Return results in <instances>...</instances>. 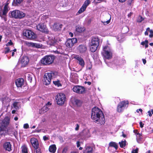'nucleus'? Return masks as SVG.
Here are the masks:
<instances>
[{"mask_svg": "<svg viewBox=\"0 0 153 153\" xmlns=\"http://www.w3.org/2000/svg\"><path fill=\"white\" fill-rule=\"evenodd\" d=\"M90 44L95 45H99V39L97 37H93L91 39Z\"/></svg>", "mask_w": 153, "mask_h": 153, "instance_id": "2eb2a0df", "label": "nucleus"}, {"mask_svg": "<svg viewBox=\"0 0 153 153\" xmlns=\"http://www.w3.org/2000/svg\"><path fill=\"white\" fill-rule=\"evenodd\" d=\"M16 110H13L12 111V113L13 114H15L16 111Z\"/></svg>", "mask_w": 153, "mask_h": 153, "instance_id": "338daca9", "label": "nucleus"}, {"mask_svg": "<svg viewBox=\"0 0 153 153\" xmlns=\"http://www.w3.org/2000/svg\"><path fill=\"white\" fill-rule=\"evenodd\" d=\"M30 143L34 149L39 147V144L37 140L35 138H32L30 139Z\"/></svg>", "mask_w": 153, "mask_h": 153, "instance_id": "ddd939ff", "label": "nucleus"}, {"mask_svg": "<svg viewBox=\"0 0 153 153\" xmlns=\"http://www.w3.org/2000/svg\"><path fill=\"white\" fill-rule=\"evenodd\" d=\"M109 146L111 147H114L116 150L118 148L117 144L114 142H111L109 144Z\"/></svg>", "mask_w": 153, "mask_h": 153, "instance_id": "7c9ffc66", "label": "nucleus"}, {"mask_svg": "<svg viewBox=\"0 0 153 153\" xmlns=\"http://www.w3.org/2000/svg\"><path fill=\"white\" fill-rule=\"evenodd\" d=\"M56 147L55 145L53 144L50 146L49 148V151L51 152L54 153L56 150Z\"/></svg>", "mask_w": 153, "mask_h": 153, "instance_id": "a878e982", "label": "nucleus"}, {"mask_svg": "<svg viewBox=\"0 0 153 153\" xmlns=\"http://www.w3.org/2000/svg\"><path fill=\"white\" fill-rule=\"evenodd\" d=\"M33 76V74H29L28 75L27 78L28 79L30 82H31L32 81Z\"/></svg>", "mask_w": 153, "mask_h": 153, "instance_id": "4c0bfd02", "label": "nucleus"}, {"mask_svg": "<svg viewBox=\"0 0 153 153\" xmlns=\"http://www.w3.org/2000/svg\"><path fill=\"white\" fill-rule=\"evenodd\" d=\"M43 140H46L48 139V138L46 136H44L43 137Z\"/></svg>", "mask_w": 153, "mask_h": 153, "instance_id": "13d9d810", "label": "nucleus"}, {"mask_svg": "<svg viewBox=\"0 0 153 153\" xmlns=\"http://www.w3.org/2000/svg\"><path fill=\"white\" fill-rule=\"evenodd\" d=\"M53 84L56 85H57L58 87L61 86V84L60 83L59 81H53Z\"/></svg>", "mask_w": 153, "mask_h": 153, "instance_id": "79ce46f5", "label": "nucleus"}, {"mask_svg": "<svg viewBox=\"0 0 153 153\" xmlns=\"http://www.w3.org/2000/svg\"><path fill=\"white\" fill-rule=\"evenodd\" d=\"M76 145H77V147H79L80 146V143L79 141H77L76 142Z\"/></svg>", "mask_w": 153, "mask_h": 153, "instance_id": "680f3d73", "label": "nucleus"}, {"mask_svg": "<svg viewBox=\"0 0 153 153\" xmlns=\"http://www.w3.org/2000/svg\"><path fill=\"white\" fill-rule=\"evenodd\" d=\"M140 127L142 128L143 127L144 124L142 122H140Z\"/></svg>", "mask_w": 153, "mask_h": 153, "instance_id": "bf43d9fd", "label": "nucleus"}, {"mask_svg": "<svg viewBox=\"0 0 153 153\" xmlns=\"http://www.w3.org/2000/svg\"><path fill=\"white\" fill-rule=\"evenodd\" d=\"M146 44L145 45V47L146 48L148 47V41L147 40H146Z\"/></svg>", "mask_w": 153, "mask_h": 153, "instance_id": "5fc2aeb1", "label": "nucleus"}, {"mask_svg": "<svg viewBox=\"0 0 153 153\" xmlns=\"http://www.w3.org/2000/svg\"><path fill=\"white\" fill-rule=\"evenodd\" d=\"M86 8L83 7L82 6L80 8L79 10L76 13V15H78L80 14L86 10Z\"/></svg>", "mask_w": 153, "mask_h": 153, "instance_id": "473e14b6", "label": "nucleus"}, {"mask_svg": "<svg viewBox=\"0 0 153 153\" xmlns=\"http://www.w3.org/2000/svg\"><path fill=\"white\" fill-rule=\"evenodd\" d=\"M72 90L74 92L79 94H83L85 92V88L84 87L78 85L74 86Z\"/></svg>", "mask_w": 153, "mask_h": 153, "instance_id": "1a4fd4ad", "label": "nucleus"}, {"mask_svg": "<svg viewBox=\"0 0 153 153\" xmlns=\"http://www.w3.org/2000/svg\"><path fill=\"white\" fill-rule=\"evenodd\" d=\"M13 44V42L11 40H10L9 42L6 44V46H9L12 45Z\"/></svg>", "mask_w": 153, "mask_h": 153, "instance_id": "8fccbe9b", "label": "nucleus"}, {"mask_svg": "<svg viewBox=\"0 0 153 153\" xmlns=\"http://www.w3.org/2000/svg\"><path fill=\"white\" fill-rule=\"evenodd\" d=\"M62 25L59 24H54L53 25V29L55 31L60 30L62 27Z\"/></svg>", "mask_w": 153, "mask_h": 153, "instance_id": "bb28decb", "label": "nucleus"}, {"mask_svg": "<svg viewBox=\"0 0 153 153\" xmlns=\"http://www.w3.org/2000/svg\"><path fill=\"white\" fill-rule=\"evenodd\" d=\"M78 50L81 53H85L87 50L86 47L84 45H80L78 47Z\"/></svg>", "mask_w": 153, "mask_h": 153, "instance_id": "5701e85b", "label": "nucleus"}, {"mask_svg": "<svg viewBox=\"0 0 153 153\" xmlns=\"http://www.w3.org/2000/svg\"><path fill=\"white\" fill-rule=\"evenodd\" d=\"M146 42V40H145V41H143L142 42H141V45H145L146 44V42Z\"/></svg>", "mask_w": 153, "mask_h": 153, "instance_id": "0e129e2a", "label": "nucleus"}, {"mask_svg": "<svg viewBox=\"0 0 153 153\" xmlns=\"http://www.w3.org/2000/svg\"><path fill=\"white\" fill-rule=\"evenodd\" d=\"M91 117L94 121L98 122L101 125L104 124L105 123L103 114L101 110L98 108L95 107L92 109Z\"/></svg>", "mask_w": 153, "mask_h": 153, "instance_id": "f257e3e1", "label": "nucleus"}, {"mask_svg": "<svg viewBox=\"0 0 153 153\" xmlns=\"http://www.w3.org/2000/svg\"><path fill=\"white\" fill-rule=\"evenodd\" d=\"M35 150L34 151V153H41L40 149H35Z\"/></svg>", "mask_w": 153, "mask_h": 153, "instance_id": "09e8293b", "label": "nucleus"}, {"mask_svg": "<svg viewBox=\"0 0 153 153\" xmlns=\"http://www.w3.org/2000/svg\"><path fill=\"white\" fill-rule=\"evenodd\" d=\"M102 53L106 59H109L112 57L111 50L110 48L107 45L103 47Z\"/></svg>", "mask_w": 153, "mask_h": 153, "instance_id": "20e7f679", "label": "nucleus"}, {"mask_svg": "<svg viewBox=\"0 0 153 153\" xmlns=\"http://www.w3.org/2000/svg\"><path fill=\"white\" fill-rule=\"evenodd\" d=\"M76 30L79 33L82 32L84 30L81 27L79 26H77L76 27Z\"/></svg>", "mask_w": 153, "mask_h": 153, "instance_id": "f704fd0d", "label": "nucleus"}, {"mask_svg": "<svg viewBox=\"0 0 153 153\" xmlns=\"http://www.w3.org/2000/svg\"><path fill=\"white\" fill-rule=\"evenodd\" d=\"M146 30L149 31L150 33V34L149 36V37H152L153 36V31L152 30H150L149 27H148L146 29Z\"/></svg>", "mask_w": 153, "mask_h": 153, "instance_id": "e433bc0d", "label": "nucleus"}, {"mask_svg": "<svg viewBox=\"0 0 153 153\" xmlns=\"http://www.w3.org/2000/svg\"><path fill=\"white\" fill-rule=\"evenodd\" d=\"M24 80L22 78H19L16 80V84L18 87H21L24 84Z\"/></svg>", "mask_w": 153, "mask_h": 153, "instance_id": "a211bd4d", "label": "nucleus"}, {"mask_svg": "<svg viewBox=\"0 0 153 153\" xmlns=\"http://www.w3.org/2000/svg\"><path fill=\"white\" fill-rule=\"evenodd\" d=\"M55 42V40L52 39L51 40H50L48 41V44L51 45H53Z\"/></svg>", "mask_w": 153, "mask_h": 153, "instance_id": "a19ab883", "label": "nucleus"}, {"mask_svg": "<svg viewBox=\"0 0 153 153\" xmlns=\"http://www.w3.org/2000/svg\"><path fill=\"white\" fill-rule=\"evenodd\" d=\"M90 3V1L89 0H87L85 1L82 6L86 9L87 6Z\"/></svg>", "mask_w": 153, "mask_h": 153, "instance_id": "2f4dec72", "label": "nucleus"}, {"mask_svg": "<svg viewBox=\"0 0 153 153\" xmlns=\"http://www.w3.org/2000/svg\"><path fill=\"white\" fill-rule=\"evenodd\" d=\"M74 58L76 59L78 61L79 64L82 67H84L85 65V62L81 56L78 55H76L74 57Z\"/></svg>", "mask_w": 153, "mask_h": 153, "instance_id": "dca6fc26", "label": "nucleus"}, {"mask_svg": "<svg viewBox=\"0 0 153 153\" xmlns=\"http://www.w3.org/2000/svg\"><path fill=\"white\" fill-rule=\"evenodd\" d=\"M9 4L8 1H7L4 6V9L2 11V13L3 15H6L10 10L8 6Z\"/></svg>", "mask_w": 153, "mask_h": 153, "instance_id": "412c9836", "label": "nucleus"}, {"mask_svg": "<svg viewBox=\"0 0 153 153\" xmlns=\"http://www.w3.org/2000/svg\"><path fill=\"white\" fill-rule=\"evenodd\" d=\"M23 34L27 39L30 40L34 39L36 38V35L35 33L30 30H24Z\"/></svg>", "mask_w": 153, "mask_h": 153, "instance_id": "0eeeda50", "label": "nucleus"}, {"mask_svg": "<svg viewBox=\"0 0 153 153\" xmlns=\"http://www.w3.org/2000/svg\"><path fill=\"white\" fill-rule=\"evenodd\" d=\"M106 18H108V19H107L106 20H104L102 21V22L103 23L104 25H106L109 23L110 21V20L111 18V16L110 15L108 14L106 16Z\"/></svg>", "mask_w": 153, "mask_h": 153, "instance_id": "b1692460", "label": "nucleus"}, {"mask_svg": "<svg viewBox=\"0 0 153 153\" xmlns=\"http://www.w3.org/2000/svg\"><path fill=\"white\" fill-rule=\"evenodd\" d=\"M128 101H123L120 102L117 107V111L119 113L122 112L126 105L128 106Z\"/></svg>", "mask_w": 153, "mask_h": 153, "instance_id": "9d476101", "label": "nucleus"}, {"mask_svg": "<svg viewBox=\"0 0 153 153\" xmlns=\"http://www.w3.org/2000/svg\"><path fill=\"white\" fill-rule=\"evenodd\" d=\"M51 103L50 102H47V103L46 104L45 106H47L48 107V106H49L51 105Z\"/></svg>", "mask_w": 153, "mask_h": 153, "instance_id": "052dcab7", "label": "nucleus"}, {"mask_svg": "<svg viewBox=\"0 0 153 153\" xmlns=\"http://www.w3.org/2000/svg\"><path fill=\"white\" fill-rule=\"evenodd\" d=\"M53 74L48 73L45 74L44 77V84L46 85L50 83L51 78Z\"/></svg>", "mask_w": 153, "mask_h": 153, "instance_id": "6e6552de", "label": "nucleus"}, {"mask_svg": "<svg viewBox=\"0 0 153 153\" xmlns=\"http://www.w3.org/2000/svg\"><path fill=\"white\" fill-rule=\"evenodd\" d=\"M79 126L78 124H76V126L75 128V129L76 131H78L79 129Z\"/></svg>", "mask_w": 153, "mask_h": 153, "instance_id": "4d7b16f0", "label": "nucleus"}, {"mask_svg": "<svg viewBox=\"0 0 153 153\" xmlns=\"http://www.w3.org/2000/svg\"><path fill=\"white\" fill-rule=\"evenodd\" d=\"M3 147L5 150L10 152L11 150V146L10 142L5 143L3 145Z\"/></svg>", "mask_w": 153, "mask_h": 153, "instance_id": "aec40b11", "label": "nucleus"}, {"mask_svg": "<svg viewBox=\"0 0 153 153\" xmlns=\"http://www.w3.org/2000/svg\"><path fill=\"white\" fill-rule=\"evenodd\" d=\"M99 45L90 44V51L92 52H95L97 49Z\"/></svg>", "mask_w": 153, "mask_h": 153, "instance_id": "393cba45", "label": "nucleus"}, {"mask_svg": "<svg viewBox=\"0 0 153 153\" xmlns=\"http://www.w3.org/2000/svg\"><path fill=\"white\" fill-rule=\"evenodd\" d=\"M77 42V39L76 38L69 39H67L65 44L66 46L70 48L72 47Z\"/></svg>", "mask_w": 153, "mask_h": 153, "instance_id": "9b49d317", "label": "nucleus"}, {"mask_svg": "<svg viewBox=\"0 0 153 153\" xmlns=\"http://www.w3.org/2000/svg\"><path fill=\"white\" fill-rule=\"evenodd\" d=\"M81 136H84L85 137H90L89 131L88 130L85 129L84 130L80 133Z\"/></svg>", "mask_w": 153, "mask_h": 153, "instance_id": "f3484780", "label": "nucleus"}, {"mask_svg": "<svg viewBox=\"0 0 153 153\" xmlns=\"http://www.w3.org/2000/svg\"><path fill=\"white\" fill-rule=\"evenodd\" d=\"M37 28L39 30L42 32L47 31V29L46 26L43 23H40L36 26Z\"/></svg>", "mask_w": 153, "mask_h": 153, "instance_id": "4468645a", "label": "nucleus"}, {"mask_svg": "<svg viewBox=\"0 0 153 153\" xmlns=\"http://www.w3.org/2000/svg\"><path fill=\"white\" fill-rule=\"evenodd\" d=\"M68 150L67 148L65 147L62 150V153H66Z\"/></svg>", "mask_w": 153, "mask_h": 153, "instance_id": "3c124183", "label": "nucleus"}, {"mask_svg": "<svg viewBox=\"0 0 153 153\" xmlns=\"http://www.w3.org/2000/svg\"><path fill=\"white\" fill-rule=\"evenodd\" d=\"M22 153H28L27 147L23 146L22 147Z\"/></svg>", "mask_w": 153, "mask_h": 153, "instance_id": "72a5a7b5", "label": "nucleus"}, {"mask_svg": "<svg viewBox=\"0 0 153 153\" xmlns=\"http://www.w3.org/2000/svg\"><path fill=\"white\" fill-rule=\"evenodd\" d=\"M26 44L28 47H33V43L32 42H26Z\"/></svg>", "mask_w": 153, "mask_h": 153, "instance_id": "37998d69", "label": "nucleus"}, {"mask_svg": "<svg viewBox=\"0 0 153 153\" xmlns=\"http://www.w3.org/2000/svg\"><path fill=\"white\" fill-rule=\"evenodd\" d=\"M29 126L27 123L25 124L24 125L23 127L24 128L27 129L29 128Z\"/></svg>", "mask_w": 153, "mask_h": 153, "instance_id": "603ef678", "label": "nucleus"}, {"mask_svg": "<svg viewBox=\"0 0 153 153\" xmlns=\"http://www.w3.org/2000/svg\"><path fill=\"white\" fill-rule=\"evenodd\" d=\"M74 102L75 104L78 106H79L81 105V102L79 100H76Z\"/></svg>", "mask_w": 153, "mask_h": 153, "instance_id": "58836bf2", "label": "nucleus"}, {"mask_svg": "<svg viewBox=\"0 0 153 153\" xmlns=\"http://www.w3.org/2000/svg\"><path fill=\"white\" fill-rule=\"evenodd\" d=\"M6 51H5V54L7 53L10 51V49L8 48H5Z\"/></svg>", "mask_w": 153, "mask_h": 153, "instance_id": "6e6d98bb", "label": "nucleus"}, {"mask_svg": "<svg viewBox=\"0 0 153 153\" xmlns=\"http://www.w3.org/2000/svg\"><path fill=\"white\" fill-rule=\"evenodd\" d=\"M148 31H146L145 32V35H148Z\"/></svg>", "mask_w": 153, "mask_h": 153, "instance_id": "774afa93", "label": "nucleus"}, {"mask_svg": "<svg viewBox=\"0 0 153 153\" xmlns=\"http://www.w3.org/2000/svg\"><path fill=\"white\" fill-rule=\"evenodd\" d=\"M10 122L9 118L7 117L0 122V135L4 136L7 133L6 128L9 124Z\"/></svg>", "mask_w": 153, "mask_h": 153, "instance_id": "f03ea898", "label": "nucleus"}, {"mask_svg": "<svg viewBox=\"0 0 153 153\" xmlns=\"http://www.w3.org/2000/svg\"><path fill=\"white\" fill-rule=\"evenodd\" d=\"M133 13L132 12L130 13L129 14H128V16L129 17H130L132 15Z\"/></svg>", "mask_w": 153, "mask_h": 153, "instance_id": "69168bd1", "label": "nucleus"}, {"mask_svg": "<svg viewBox=\"0 0 153 153\" xmlns=\"http://www.w3.org/2000/svg\"><path fill=\"white\" fill-rule=\"evenodd\" d=\"M119 143L120 147L121 148H123L126 145V141L125 140L122 141L121 142H119Z\"/></svg>", "mask_w": 153, "mask_h": 153, "instance_id": "c9c22d12", "label": "nucleus"}, {"mask_svg": "<svg viewBox=\"0 0 153 153\" xmlns=\"http://www.w3.org/2000/svg\"><path fill=\"white\" fill-rule=\"evenodd\" d=\"M56 99L58 105H62L64 103L66 100L65 95L63 93H59L56 95Z\"/></svg>", "mask_w": 153, "mask_h": 153, "instance_id": "39448f33", "label": "nucleus"}, {"mask_svg": "<svg viewBox=\"0 0 153 153\" xmlns=\"http://www.w3.org/2000/svg\"><path fill=\"white\" fill-rule=\"evenodd\" d=\"M7 133L11 136L14 135L15 136L17 135V131L13 127H9L7 130Z\"/></svg>", "mask_w": 153, "mask_h": 153, "instance_id": "f8f14e48", "label": "nucleus"}, {"mask_svg": "<svg viewBox=\"0 0 153 153\" xmlns=\"http://www.w3.org/2000/svg\"><path fill=\"white\" fill-rule=\"evenodd\" d=\"M21 62L22 66H25L28 63L29 60L28 57L26 56L22 57L21 60Z\"/></svg>", "mask_w": 153, "mask_h": 153, "instance_id": "6ab92c4d", "label": "nucleus"}, {"mask_svg": "<svg viewBox=\"0 0 153 153\" xmlns=\"http://www.w3.org/2000/svg\"><path fill=\"white\" fill-rule=\"evenodd\" d=\"M93 149L90 146H87L83 153H92Z\"/></svg>", "mask_w": 153, "mask_h": 153, "instance_id": "cd10ccee", "label": "nucleus"}, {"mask_svg": "<svg viewBox=\"0 0 153 153\" xmlns=\"http://www.w3.org/2000/svg\"><path fill=\"white\" fill-rule=\"evenodd\" d=\"M41 47V45L38 43H33V47L36 48H40Z\"/></svg>", "mask_w": 153, "mask_h": 153, "instance_id": "ea45409f", "label": "nucleus"}, {"mask_svg": "<svg viewBox=\"0 0 153 153\" xmlns=\"http://www.w3.org/2000/svg\"><path fill=\"white\" fill-rule=\"evenodd\" d=\"M5 15H3V14L0 15L1 17L4 20V21H6L7 20Z\"/></svg>", "mask_w": 153, "mask_h": 153, "instance_id": "49530a36", "label": "nucleus"}, {"mask_svg": "<svg viewBox=\"0 0 153 153\" xmlns=\"http://www.w3.org/2000/svg\"><path fill=\"white\" fill-rule=\"evenodd\" d=\"M9 15L11 17L16 19H20L24 18L26 16L25 13L19 10H16L12 11H10Z\"/></svg>", "mask_w": 153, "mask_h": 153, "instance_id": "7ed1b4c3", "label": "nucleus"}, {"mask_svg": "<svg viewBox=\"0 0 153 153\" xmlns=\"http://www.w3.org/2000/svg\"><path fill=\"white\" fill-rule=\"evenodd\" d=\"M49 109L48 107L45 106L40 110L39 113L41 114H43L48 111Z\"/></svg>", "mask_w": 153, "mask_h": 153, "instance_id": "c85d7f7f", "label": "nucleus"}, {"mask_svg": "<svg viewBox=\"0 0 153 153\" xmlns=\"http://www.w3.org/2000/svg\"><path fill=\"white\" fill-rule=\"evenodd\" d=\"M5 100H6V101L3 100V103L5 102V103H7L10 102L11 100L9 98H5Z\"/></svg>", "mask_w": 153, "mask_h": 153, "instance_id": "de8ad7c7", "label": "nucleus"}, {"mask_svg": "<svg viewBox=\"0 0 153 153\" xmlns=\"http://www.w3.org/2000/svg\"><path fill=\"white\" fill-rule=\"evenodd\" d=\"M21 107V105L19 102L17 101L14 102L12 104L11 108H14L16 110H18Z\"/></svg>", "mask_w": 153, "mask_h": 153, "instance_id": "4be33fe9", "label": "nucleus"}, {"mask_svg": "<svg viewBox=\"0 0 153 153\" xmlns=\"http://www.w3.org/2000/svg\"><path fill=\"white\" fill-rule=\"evenodd\" d=\"M148 114L150 117L152 116V114L151 113L150 111H148Z\"/></svg>", "mask_w": 153, "mask_h": 153, "instance_id": "e2e57ef3", "label": "nucleus"}, {"mask_svg": "<svg viewBox=\"0 0 153 153\" xmlns=\"http://www.w3.org/2000/svg\"><path fill=\"white\" fill-rule=\"evenodd\" d=\"M143 20V17L140 16H138L137 19V22H141Z\"/></svg>", "mask_w": 153, "mask_h": 153, "instance_id": "c03bdc74", "label": "nucleus"}, {"mask_svg": "<svg viewBox=\"0 0 153 153\" xmlns=\"http://www.w3.org/2000/svg\"><path fill=\"white\" fill-rule=\"evenodd\" d=\"M23 0H13V4L14 6L18 5L20 4Z\"/></svg>", "mask_w": 153, "mask_h": 153, "instance_id": "c756f323", "label": "nucleus"}, {"mask_svg": "<svg viewBox=\"0 0 153 153\" xmlns=\"http://www.w3.org/2000/svg\"><path fill=\"white\" fill-rule=\"evenodd\" d=\"M136 136L137 138H138V139H139L137 140V141H138L140 140L141 138V137L142 136V134L139 133H137Z\"/></svg>", "mask_w": 153, "mask_h": 153, "instance_id": "a18cd8bd", "label": "nucleus"}, {"mask_svg": "<svg viewBox=\"0 0 153 153\" xmlns=\"http://www.w3.org/2000/svg\"><path fill=\"white\" fill-rule=\"evenodd\" d=\"M138 151V149L137 148L135 150H133L132 151V153H137Z\"/></svg>", "mask_w": 153, "mask_h": 153, "instance_id": "864d4df0", "label": "nucleus"}, {"mask_svg": "<svg viewBox=\"0 0 153 153\" xmlns=\"http://www.w3.org/2000/svg\"><path fill=\"white\" fill-rule=\"evenodd\" d=\"M54 59V57L51 56H46L42 59L41 63L44 65H49L52 63Z\"/></svg>", "mask_w": 153, "mask_h": 153, "instance_id": "423d86ee", "label": "nucleus"}]
</instances>
